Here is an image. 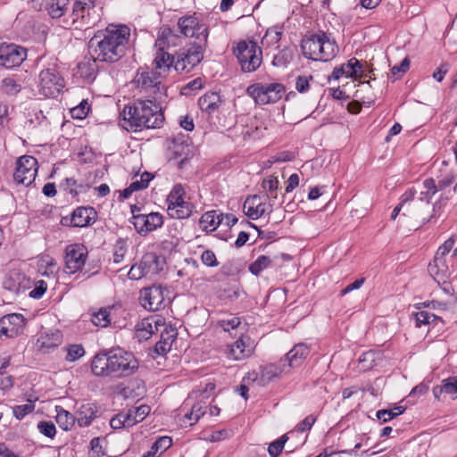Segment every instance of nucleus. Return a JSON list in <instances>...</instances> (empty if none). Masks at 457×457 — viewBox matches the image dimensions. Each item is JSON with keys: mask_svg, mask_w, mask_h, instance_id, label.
Segmentation results:
<instances>
[{"mask_svg": "<svg viewBox=\"0 0 457 457\" xmlns=\"http://www.w3.org/2000/svg\"><path fill=\"white\" fill-rule=\"evenodd\" d=\"M129 37L130 29L127 25L109 24L91 37L89 53L102 62H116L126 54Z\"/></svg>", "mask_w": 457, "mask_h": 457, "instance_id": "f257e3e1", "label": "nucleus"}, {"mask_svg": "<svg viewBox=\"0 0 457 457\" xmlns=\"http://www.w3.org/2000/svg\"><path fill=\"white\" fill-rule=\"evenodd\" d=\"M121 114L128 130L156 129L162 127L164 121L161 106L151 100H137L132 104L126 105Z\"/></svg>", "mask_w": 457, "mask_h": 457, "instance_id": "f03ea898", "label": "nucleus"}, {"mask_svg": "<svg viewBox=\"0 0 457 457\" xmlns=\"http://www.w3.org/2000/svg\"><path fill=\"white\" fill-rule=\"evenodd\" d=\"M301 49L303 56L312 61L328 62L338 52V46L334 39L324 31L311 35L301 42Z\"/></svg>", "mask_w": 457, "mask_h": 457, "instance_id": "7ed1b4c3", "label": "nucleus"}, {"mask_svg": "<svg viewBox=\"0 0 457 457\" xmlns=\"http://www.w3.org/2000/svg\"><path fill=\"white\" fill-rule=\"evenodd\" d=\"M207 47V40L203 37L180 48L175 54V71L179 73H188L204 59Z\"/></svg>", "mask_w": 457, "mask_h": 457, "instance_id": "20e7f679", "label": "nucleus"}, {"mask_svg": "<svg viewBox=\"0 0 457 457\" xmlns=\"http://www.w3.org/2000/svg\"><path fill=\"white\" fill-rule=\"evenodd\" d=\"M241 71L245 73L255 71L262 63V50L255 41L242 40L233 50Z\"/></svg>", "mask_w": 457, "mask_h": 457, "instance_id": "39448f33", "label": "nucleus"}, {"mask_svg": "<svg viewBox=\"0 0 457 457\" xmlns=\"http://www.w3.org/2000/svg\"><path fill=\"white\" fill-rule=\"evenodd\" d=\"M111 376L121 378L134 374L138 369V361L132 353L122 349L110 351Z\"/></svg>", "mask_w": 457, "mask_h": 457, "instance_id": "423d86ee", "label": "nucleus"}, {"mask_svg": "<svg viewBox=\"0 0 457 457\" xmlns=\"http://www.w3.org/2000/svg\"><path fill=\"white\" fill-rule=\"evenodd\" d=\"M38 87L41 96L54 98L64 87V79L55 68L44 69L39 73Z\"/></svg>", "mask_w": 457, "mask_h": 457, "instance_id": "0eeeda50", "label": "nucleus"}, {"mask_svg": "<svg viewBox=\"0 0 457 457\" xmlns=\"http://www.w3.org/2000/svg\"><path fill=\"white\" fill-rule=\"evenodd\" d=\"M88 251L83 244H71L66 246L64 254V271L69 274L82 272Z\"/></svg>", "mask_w": 457, "mask_h": 457, "instance_id": "6e6552de", "label": "nucleus"}, {"mask_svg": "<svg viewBox=\"0 0 457 457\" xmlns=\"http://www.w3.org/2000/svg\"><path fill=\"white\" fill-rule=\"evenodd\" d=\"M28 50L14 43H0V66L13 69L21 65L26 60Z\"/></svg>", "mask_w": 457, "mask_h": 457, "instance_id": "1a4fd4ad", "label": "nucleus"}, {"mask_svg": "<svg viewBox=\"0 0 457 457\" xmlns=\"http://www.w3.org/2000/svg\"><path fill=\"white\" fill-rule=\"evenodd\" d=\"M37 170V160L35 157L22 155L16 162L13 179L18 184L29 187L35 180Z\"/></svg>", "mask_w": 457, "mask_h": 457, "instance_id": "9d476101", "label": "nucleus"}, {"mask_svg": "<svg viewBox=\"0 0 457 457\" xmlns=\"http://www.w3.org/2000/svg\"><path fill=\"white\" fill-rule=\"evenodd\" d=\"M139 299L141 305L150 312L158 311L165 306L164 289L162 286L154 285L143 288Z\"/></svg>", "mask_w": 457, "mask_h": 457, "instance_id": "9b49d317", "label": "nucleus"}, {"mask_svg": "<svg viewBox=\"0 0 457 457\" xmlns=\"http://www.w3.org/2000/svg\"><path fill=\"white\" fill-rule=\"evenodd\" d=\"M178 27L179 32L185 37H195V41H199L201 37L205 40L208 39V27L204 23H200L195 16L179 18Z\"/></svg>", "mask_w": 457, "mask_h": 457, "instance_id": "f8f14e48", "label": "nucleus"}, {"mask_svg": "<svg viewBox=\"0 0 457 457\" xmlns=\"http://www.w3.org/2000/svg\"><path fill=\"white\" fill-rule=\"evenodd\" d=\"M161 74L148 68H139L134 78V83L137 88L155 94L160 90Z\"/></svg>", "mask_w": 457, "mask_h": 457, "instance_id": "ddd939ff", "label": "nucleus"}, {"mask_svg": "<svg viewBox=\"0 0 457 457\" xmlns=\"http://www.w3.org/2000/svg\"><path fill=\"white\" fill-rule=\"evenodd\" d=\"M26 326V319L21 313H11L0 319V334L12 338L22 334Z\"/></svg>", "mask_w": 457, "mask_h": 457, "instance_id": "4468645a", "label": "nucleus"}, {"mask_svg": "<svg viewBox=\"0 0 457 457\" xmlns=\"http://www.w3.org/2000/svg\"><path fill=\"white\" fill-rule=\"evenodd\" d=\"M310 354V348L304 343L295 345L287 354L285 359L280 360L283 367H300Z\"/></svg>", "mask_w": 457, "mask_h": 457, "instance_id": "2eb2a0df", "label": "nucleus"}, {"mask_svg": "<svg viewBox=\"0 0 457 457\" xmlns=\"http://www.w3.org/2000/svg\"><path fill=\"white\" fill-rule=\"evenodd\" d=\"M253 347L249 337H240L228 346V357L235 361L245 360L252 355Z\"/></svg>", "mask_w": 457, "mask_h": 457, "instance_id": "dca6fc26", "label": "nucleus"}, {"mask_svg": "<svg viewBox=\"0 0 457 457\" xmlns=\"http://www.w3.org/2000/svg\"><path fill=\"white\" fill-rule=\"evenodd\" d=\"M223 103V99L217 92H206L198 99V105L202 112L207 113L209 117L219 112Z\"/></svg>", "mask_w": 457, "mask_h": 457, "instance_id": "f3484780", "label": "nucleus"}, {"mask_svg": "<svg viewBox=\"0 0 457 457\" xmlns=\"http://www.w3.org/2000/svg\"><path fill=\"white\" fill-rule=\"evenodd\" d=\"M90 6L87 3L75 1L72 6V24L76 29H83V27H90L89 20Z\"/></svg>", "mask_w": 457, "mask_h": 457, "instance_id": "a211bd4d", "label": "nucleus"}, {"mask_svg": "<svg viewBox=\"0 0 457 457\" xmlns=\"http://www.w3.org/2000/svg\"><path fill=\"white\" fill-rule=\"evenodd\" d=\"M23 79L17 75L4 78L0 83V94L9 98L16 97L24 88Z\"/></svg>", "mask_w": 457, "mask_h": 457, "instance_id": "6ab92c4d", "label": "nucleus"}, {"mask_svg": "<svg viewBox=\"0 0 457 457\" xmlns=\"http://www.w3.org/2000/svg\"><path fill=\"white\" fill-rule=\"evenodd\" d=\"M90 57L85 56V58L78 64V73L87 82H93L98 73V62L95 56H93V53H90Z\"/></svg>", "mask_w": 457, "mask_h": 457, "instance_id": "aec40b11", "label": "nucleus"}, {"mask_svg": "<svg viewBox=\"0 0 457 457\" xmlns=\"http://www.w3.org/2000/svg\"><path fill=\"white\" fill-rule=\"evenodd\" d=\"M110 351L96 354L92 360L91 370L95 376H111Z\"/></svg>", "mask_w": 457, "mask_h": 457, "instance_id": "412c9836", "label": "nucleus"}, {"mask_svg": "<svg viewBox=\"0 0 457 457\" xmlns=\"http://www.w3.org/2000/svg\"><path fill=\"white\" fill-rule=\"evenodd\" d=\"M142 259L143 266L146 267V272L150 276L159 274L166 265L165 258L155 253H146L143 255Z\"/></svg>", "mask_w": 457, "mask_h": 457, "instance_id": "4be33fe9", "label": "nucleus"}, {"mask_svg": "<svg viewBox=\"0 0 457 457\" xmlns=\"http://www.w3.org/2000/svg\"><path fill=\"white\" fill-rule=\"evenodd\" d=\"M96 212L93 207L80 206L76 208L72 212V219L75 227L82 228L91 224L96 220Z\"/></svg>", "mask_w": 457, "mask_h": 457, "instance_id": "5701e85b", "label": "nucleus"}, {"mask_svg": "<svg viewBox=\"0 0 457 457\" xmlns=\"http://www.w3.org/2000/svg\"><path fill=\"white\" fill-rule=\"evenodd\" d=\"M269 84L254 83L247 87L246 94L259 105L269 104L267 98L270 96Z\"/></svg>", "mask_w": 457, "mask_h": 457, "instance_id": "b1692460", "label": "nucleus"}, {"mask_svg": "<svg viewBox=\"0 0 457 457\" xmlns=\"http://www.w3.org/2000/svg\"><path fill=\"white\" fill-rule=\"evenodd\" d=\"M97 408L94 403H84L78 411L77 422L79 427H88L96 418Z\"/></svg>", "mask_w": 457, "mask_h": 457, "instance_id": "393cba45", "label": "nucleus"}, {"mask_svg": "<svg viewBox=\"0 0 457 457\" xmlns=\"http://www.w3.org/2000/svg\"><path fill=\"white\" fill-rule=\"evenodd\" d=\"M183 137L184 135H181V138L178 137L173 140V155L175 159H179V168L183 167L184 162L188 160L190 154V145L184 143Z\"/></svg>", "mask_w": 457, "mask_h": 457, "instance_id": "a878e982", "label": "nucleus"}, {"mask_svg": "<svg viewBox=\"0 0 457 457\" xmlns=\"http://www.w3.org/2000/svg\"><path fill=\"white\" fill-rule=\"evenodd\" d=\"M176 56L165 52L163 48H159L156 52L154 64L156 69L170 71L171 67L175 69Z\"/></svg>", "mask_w": 457, "mask_h": 457, "instance_id": "bb28decb", "label": "nucleus"}, {"mask_svg": "<svg viewBox=\"0 0 457 457\" xmlns=\"http://www.w3.org/2000/svg\"><path fill=\"white\" fill-rule=\"evenodd\" d=\"M60 187L72 197H76L79 193L87 192L89 187L88 185L79 183L74 178H66L61 182Z\"/></svg>", "mask_w": 457, "mask_h": 457, "instance_id": "cd10ccee", "label": "nucleus"}, {"mask_svg": "<svg viewBox=\"0 0 457 457\" xmlns=\"http://www.w3.org/2000/svg\"><path fill=\"white\" fill-rule=\"evenodd\" d=\"M55 410L56 422L59 424L60 428L65 431L71 430L75 425L77 418L61 406H56Z\"/></svg>", "mask_w": 457, "mask_h": 457, "instance_id": "c85d7f7f", "label": "nucleus"}, {"mask_svg": "<svg viewBox=\"0 0 457 457\" xmlns=\"http://www.w3.org/2000/svg\"><path fill=\"white\" fill-rule=\"evenodd\" d=\"M193 208L194 205L191 203L180 206L169 205V207L167 208V212L171 219H187L191 216Z\"/></svg>", "mask_w": 457, "mask_h": 457, "instance_id": "c756f323", "label": "nucleus"}, {"mask_svg": "<svg viewBox=\"0 0 457 457\" xmlns=\"http://www.w3.org/2000/svg\"><path fill=\"white\" fill-rule=\"evenodd\" d=\"M218 210L208 211L204 212L200 219V225L205 231H214L219 227V221H215L218 219Z\"/></svg>", "mask_w": 457, "mask_h": 457, "instance_id": "7c9ffc66", "label": "nucleus"}, {"mask_svg": "<svg viewBox=\"0 0 457 457\" xmlns=\"http://www.w3.org/2000/svg\"><path fill=\"white\" fill-rule=\"evenodd\" d=\"M455 244V237H451L440 245L435 254L434 262L436 266L445 263V257L450 253Z\"/></svg>", "mask_w": 457, "mask_h": 457, "instance_id": "2f4dec72", "label": "nucleus"}, {"mask_svg": "<svg viewBox=\"0 0 457 457\" xmlns=\"http://www.w3.org/2000/svg\"><path fill=\"white\" fill-rule=\"evenodd\" d=\"M272 261L269 256L260 255L249 266V271L258 277L264 270L271 266Z\"/></svg>", "mask_w": 457, "mask_h": 457, "instance_id": "473e14b6", "label": "nucleus"}, {"mask_svg": "<svg viewBox=\"0 0 457 457\" xmlns=\"http://www.w3.org/2000/svg\"><path fill=\"white\" fill-rule=\"evenodd\" d=\"M295 47H285L273 58L274 66H287L294 58Z\"/></svg>", "mask_w": 457, "mask_h": 457, "instance_id": "72a5a7b5", "label": "nucleus"}, {"mask_svg": "<svg viewBox=\"0 0 457 457\" xmlns=\"http://www.w3.org/2000/svg\"><path fill=\"white\" fill-rule=\"evenodd\" d=\"M149 317H146L143 319L137 325V331L138 333V337L142 339H148L150 337L157 332L154 329V326L153 322H151Z\"/></svg>", "mask_w": 457, "mask_h": 457, "instance_id": "f704fd0d", "label": "nucleus"}, {"mask_svg": "<svg viewBox=\"0 0 457 457\" xmlns=\"http://www.w3.org/2000/svg\"><path fill=\"white\" fill-rule=\"evenodd\" d=\"M279 367L270 364L262 367L261 370V379L262 381H270L274 378L278 377L282 371L285 370L286 367H283L282 363L279 362Z\"/></svg>", "mask_w": 457, "mask_h": 457, "instance_id": "c9c22d12", "label": "nucleus"}, {"mask_svg": "<svg viewBox=\"0 0 457 457\" xmlns=\"http://www.w3.org/2000/svg\"><path fill=\"white\" fill-rule=\"evenodd\" d=\"M245 293L238 287H227L219 292L218 296L224 301L234 302Z\"/></svg>", "mask_w": 457, "mask_h": 457, "instance_id": "e433bc0d", "label": "nucleus"}, {"mask_svg": "<svg viewBox=\"0 0 457 457\" xmlns=\"http://www.w3.org/2000/svg\"><path fill=\"white\" fill-rule=\"evenodd\" d=\"M163 224L162 215L159 212H151L145 214V231L148 234L151 231L161 228Z\"/></svg>", "mask_w": 457, "mask_h": 457, "instance_id": "4c0bfd02", "label": "nucleus"}, {"mask_svg": "<svg viewBox=\"0 0 457 457\" xmlns=\"http://www.w3.org/2000/svg\"><path fill=\"white\" fill-rule=\"evenodd\" d=\"M404 411L405 408L403 406L398 405L390 410H379L377 411L376 416L378 420H381L382 422H387L403 413Z\"/></svg>", "mask_w": 457, "mask_h": 457, "instance_id": "58836bf2", "label": "nucleus"}, {"mask_svg": "<svg viewBox=\"0 0 457 457\" xmlns=\"http://www.w3.org/2000/svg\"><path fill=\"white\" fill-rule=\"evenodd\" d=\"M414 319L416 322V327L418 328L421 327L422 325L430 324L431 322L436 320H442L441 318L425 310H420L417 312H415Z\"/></svg>", "mask_w": 457, "mask_h": 457, "instance_id": "ea45409f", "label": "nucleus"}, {"mask_svg": "<svg viewBox=\"0 0 457 457\" xmlns=\"http://www.w3.org/2000/svg\"><path fill=\"white\" fill-rule=\"evenodd\" d=\"M270 96L267 98L269 104H274L279 101L286 93V87L281 83L269 84Z\"/></svg>", "mask_w": 457, "mask_h": 457, "instance_id": "a19ab883", "label": "nucleus"}, {"mask_svg": "<svg viewBox=\"0 0 457 457\" xmlns=\"http://www.w3.org/2000/svg\"><path fill=\"white\" fill-rule=\"evenodd\" d=\"M91 321L96 326L107 327L111 323L110 311L106 308L100 309L92 315Z\"/></svg>", "mask_w": 457, "mask_h": 457, "instance_id": "79ce46f5", "label": "nucleus"}, {"mask_svg": "<svg viewBox=\"0 0 457 457\" xmlns=\"http://www.w3.org/2000/svg\"><path fill=\"white\" fill-rule=\"evenodd\" d=\"M288 440L287 435L281 436L278 439L270 444L268 453L270 457H278L283 451L286 442Z\"/></svg>", "mask_w": 457, "mask_h": 457, "instance_id": "37998d69", "label": "nucleus"}, {"mask_svg": "<svg viewBox=\"0 0 457 457\" xmlns=\"http://www.w3.org/2000/svg\"><path fill=\"white\" fill-rule=\"evenodd\" d=\"M347 69H349V78L358 79L361 72L364 71L365 67L362 63L355 57L351 58L346 62Z\"/></svg>", "mask_w": 457, "mask_h": 457, "instance_id": "c03bdc74", "label": "nucleus"}, {"mask_svg": "<svg viewBox=\"0 0 457 457\" xmlns=\"http://www.w3.org/2000/svg\"><path fill=\"white\" fill-rule=\"evenodd\" d=\"M35 410L34 401L29 400L28 403L16 405L12 408L13 416L18 420H22L26 415Z\"/></svg>", "mask_w": 457, "mask_h": 457, "instance_id": "a18cd8bd", "label": "nucleus"}, {"mask_svg": "<svg viewBox=\"0 0 457 457\" xmlns=\"http://www.w3.org/2000/svg\"><path fill=\"white\" fill-rule=\"evenodd\" d=\"M270 207H271V205H270ZM267 212H271L272 209L270 208V210H268L266 204L260 202L258 204H255L253 209V207H250L248 211H245V215L251 220H257Z\"/></svg>", "mask_w": 457, "mask_h": 457, "instance_id": "49530a36", "label": "nucleus"}, {"mask_svg": "<svg viewBox=\"0 0 457 457\" xmlns=\"http://www.w3.org/2000/svg\"><path fill=\"white\" fill-rule=\"evenodd\" d=\"M127 252L126 241L122 238H119L113 248V262L120 263L123 261L125 253Z\"/></svg>", "mask_w": 457, "mask_h": 457, "instance_id": "de8ad7c7", "label": "nucleus"}, {"mask_svg": "<svg viewBox=\"0 0 457 457\" xmlns=\"http://www.w3.org/2000/svg\"><path fill=\"white\" fill-rule=\"evenodd\" d=\"M37 344L40 348H54L59 345V336L57 334H52V338H50L48 334H41L37 339Z\"/></svg>", "mask_w": 457, "mask_h": 457, "instance_id": "09e8293b", "label": "nucleus"}, {"mask_svg": "<svg viewBox=\"0 0 457 457\" xmlns=\"http://www.w3.org/2000/svg\"><path fill=\"white\" fill-rule=\"evenodd\" d=\"M85 354V349L81 345H71L67 349L66 361H75Z\"/></svg>", "mask_w": 457, "mask_h": 457, "instance_id": "8fccbe9b", "label": "nucleus"}, {"mask_svg": "<svg viewBox=\"0 0 457 457\" xmlns=\"http://www.w3.org/2000/svg\"><path fill=\"white\" fill-rule=\"evenodd\" d=\"M204 413L205 411L203 410L202 405L196 403L193 405L190 412L185 414L184 419L191 421L190 425H193L196 423Z\"/></svg>", "mask_w": 457, "mask_h": 457, "instance_id": "3c124183", "label": "nucleus"}, {"mask_svg": "<svg viewBox=\"0 0 457 457\" xmlns=\"http://www.w3.org/2000/svg\"><path fill=\"white\" fill-rule=\"evenodd\" d=\"M90 110V106L86 100H83L79 105L71 110V116L75 119H84Z\"/></svg>", "mask_w": 457, "mask_h": 457, "instance_id": "603ef678", "label": "nucleus"}, {"mask_svg": "<svg viewBox=\"0 0 457 457\" xmlns=\"http://www.w3.org/2000/svg\"><path fill=\"white\" fill-rule=\"evenodd\" d=\"M37 428L44 436L54 438L56 434V428L52 421H40L37 424Z\"/></svg>", "mask_w": 457, "mask_h": 457, "instance_id": "864d4df0", "label": "nucleus"}, {"mask_svg": "<svg viewBox=\"0 0 457 457\" xmlns=\"http://www.w3.org/2000/svg\"><path fill=\"white\" fill-rule=\"evenodd\" d=\"M316 420L317 417L313 414L306 416L299 424H297L295 427V431L298 433H303L305 431L311 430Z\"/></svg>", "mask_w": 457, "mask_h": 457, "instance_id": "5fc2aeb1", "label": "nucleus"}, {"mask_svg": "<svg viewBox=\"0 0 457 457\" xmlns=\"http://www.w3.org/2000/svg\"><path fill=\"white\" fill-rule=\"evenodd\" d=\"M313 77L310 76H298L295 81V89L303 94L306 93L310 88V81H313Z\"/></svg>", "mask_w": 457, "mask_h": 457, "instance_id": "6e6d98bb", "label": "nucleus"}, {"mask_svg": "<svg viewBox=\"0 0 457 457\" xmlns=\"http://www.w3.org/2000/svg\"><path fill=\"white\" fill-rule=\"evenodd\" d=\"M47 289V284L44 280H38L35 287L29 292V295L33 299H40Z\"/></svg>", "mask_w": 457, "mask_h": 457, "instance_id": "4d7b16f0", "label": "nucleus"}, {"mask_svg": "<svg viewBox=\"0 0 457 457\" xmlns=\"http://www.w3.org/2000/svg\"><path fill=\"white\" fill-rule=\"evenodd\" d=\"M410 68V60L405 57L399 65H395L391 69V73L396 79L401 78Z\"/></svg>", "mask_w": 457, "mask_h": 457, "instance_id": "13d9d810", "label": "nucleus"}, {"mask_svg": "<svg viewBox=\"0 0 457 457\" xmlns=\"http://www.w3.org/2000/svg\"><path fill=\"white\" fill-rule=\"evenodd\" d=\"M132 223L138 234L146 235L145 229V214H137L132 216Z\"/></svg>", "mask_w": 457, "mask_h": 457, "instance_id": "bf43d9fd", "label": "nucleus"}, {"mask_svg": "<svg viewBox=\"0 0 457 457\" xmlns=\"http://www.w3.org/2000/svg\"><path fill=\"white\" fill-rule=\"evenodd\" d=\"M375 352L369 351L360 356L359 361L363 364L364 370H370L375 365Z\"/></svg>", "mask_w": 457, "mask_h": 457, "instance_id": "052dcab7", "label": "nucleus"}, {"mask_svg": "<svg viewBox=\"0 0 457 457\" xmlns=\"http://www.w3.org/2000/svg\"><path fill=\"white\" fill-rule=\"evenodd\" d=\"M202 262L208 267H216L219 265L216 255L212 250H205L201 255Z\"/></svg>", "mask_w": 457, "mask_h": 457, "instance_id": "680f3d73", "label": "nucleus"}, {"mask_svg": "<svg viewBox=\"0 0 457 457\" xmlns=\"http://www.w3.org/2000/svg\"><path fill=\"white\" fill-rule=\"evenodd\" d=\"M445 380V394L457 397V376L449 377Z\"/></svg>", "mask_w": 457, "mask_h": 457, "instance_id": "e2e57ef3", "label": "nucleus"}, {"mask_svg": "<svg viewBox=\"0 0 457 457\" xmlns=\"http://www.w3.org/2000/svg\"><path fill=\"white\" fill-rule=\"evenodd\" d=\"M278 183L279 182L278 177L269 176L262 180V187L263 189L268 190L270 194H272L273 192L277 191Z\"/></svg>", "mask_w": 457, "mask_h": 457, "instance_id": "0e129e2a", "label": "nucleus"}, {"mask_svg": "<svg viewBox=\"0 0 457 457\" xmlns=\"http://www.w3.org/2000/svg\"><path fill=\"white\" fill-rule=\"evenodd\" d=\"M178 332L176 328L172 326H168L163 328V330L161 332V340H165L166 342H170V345H172L173 341L177 338Z\"/></svg>", "mask_w": 457, "mask_h": 457, "instance_id": "69168bd1", "label": "nucleus"}, {"mask_svg": "<svg viewBox=\"0 0 457 457\" xmlns=\"http://www.w3.org/2000/svg\"><path fill=\"white\" fill-rule=\"evenodd\" d=\"M13 377L6 371L0 370V389L8 390L13 386Z\"/></svg>", "mask_w": 457, "mask_h": 457, "instance_id": "338daca9", "label": "nucleus"}, {"mask_svg": "<svg viewBox=\"0 0 457 457\" xmlns=\"http://www.w3.org/2000/svg\"><path fill=\"white\" fill-rule=\"evenodd\" d=\"M172 445V440L170 436H161L154 443V447L159 449L161 453L165 452Z\"/></svg>", "mask_w": 457, "mask_h": 457, "instance_id": "774afa93", "label": "nucleus"}]
</instances>
